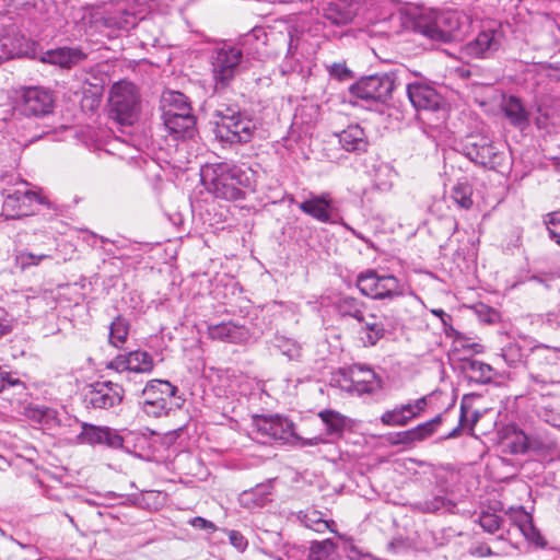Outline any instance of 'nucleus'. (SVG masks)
Segmentation results:
<instances>
[{"label": "nucleus", "mask_w": 560, "mask_h": 560, "mask_svg": "<svg viewBox=\"0 0 560 560\" xmlns=\"http://www.w3.org/2000/svg\"><path fill=\"white\" fill-rule=\"evenodd\" d=\"M139 20L133 2L118 0L80 8L77 25L86 36L114 37L133 28Z\"/></svg>", "instance_id": "f257e3e1"}, {"label": "nucleus", "mask_w": 560, "mask_h": 560, "mask_svg": "<svg viewBox=\"0 0 560 560\" xmlns=\"http://www.w3.org/2000/svg\"><path fill=\"white\" fill-rule=\"evenodd\" d=\"M201 182L208 192L215 198L234 201L245 197L244 189L250 187L252 177L248 170L236 164L221 162L203 166Z\"/></svg>", "instance_id": "f03ea898"}, {"label": "nucleus", "mask_w": 560, "mask_h": 560, "mask_svg": "<svg viewBox=\"0 0 560 560\" xmlns=\"http://www.w3.org/2000/svg\"><path fill=\"white\" fill-rule=\"evenodd\" d=\"M141 96L137 85L128 80L115 82L108 93V115L121 126H131L140 113Z\"/></svg>", "instance_id": "7ed1b4c3"}, {"label": "nucleus", "mask_w": 560, "mask_h": 560, "mask_svg": "<svg viewBox=\"0 0 560 560\" xmlns=\"http://www.w3.org/2000/svg\"><path fill=\"white\" fill-rule=\"evenodd\" d=\"M243 51L241 48L224 44L215 47L210 56L214 91H223L231 85L241 71Z\"/></svg>", "instance_id": "20e7f679"}, {"label": "nucleus", "mask_w": 560, "mask_h": 560, "mask_svg": "<svg viewBox=\"0 0 560 560\" xmlns=\"http://www.w3.org/2000/svg\"><path fill=\"white\" fill-rule=\"evenodd\" d=\"M177 388L167 381L153 380L143 388L142 410L150 417L166 416L172 409L179 408L183 399L176 396Z\"/></svg>", "instance_id": "39448f33"}, {"label": "nucleus", "mask_w": 560, "mask_h": 560, "mask_svg": "<svg viewBox=\"0 0 560 560\" xmlns=\"http://www.w3.org/2000/svg\"><path fill=\"white\" fill-rule=\"evenodd\" d=\"M217 136L231 144L247 143L254 137L256 124L247 116L232 108L218 110Z\"/></svg>", "instance_id": "423d86ee"}, {"label": "nucleus", "mask_w": 560, "mask_h": 560, "mask_svg": "<svg viewBox=\"0 0 560 560\" xmlns=\"http://www.w3.org/2000/svg\"><path fill=\"white\" fill-rule=\"evenodd\" d=\"M335 381L339 386L349 392L361 396L363 394H375L382 389V378L373 369L363 364H353L347 369L340 370Z\"/></svg>", "instance_id": "0eeeda50"}, {"label": "nucleus", "mask_w": 560, "mask_h": 560, "mask_svg": "<svg viewBox=\"0 0 560 560\" xmlns=\"http://www.w3.org/2000/svg\"><path fill=\"white\" fill-rule=\"evenodd\" d=\"M462 16L458 12L446 11L435 13L428 21L418 22L421 34L436 42H451L462 33Z\"/></svg>", "instance_id": "6e6552de"}, {"label": "nucleus", "mask_w": 560, "mask_h": 560, "mask_svg": "<svg viewBox=\"0 0 560 560\" xmlns=\"http://www.w3.org/2000/svg\"><path fill=\"white\" fill-rule=\"evenodd\" d=\"M360 292L373 299H393L404 294V285L394 276H380L374 270H366L357 278Z\"/></svg>", "instance_id": "1a4fd4ad"}, {"label": "nucleus", "mask_w": 560, "mask_h": 560, "mask_svg": "<svg viewBox=\"0 0 560 560\" xmlns=\"http://www.w3.org/2000/svg\"><path fill=\"white\" fill-rule=\"evenodd\" d=\"M464 154L476 164L495 168L503 162V152L485 135L468 136L463 144Z\"/></svg>", "instance_id": "9d476101"}, {"label": "nucleus", "mask_w": 560, "mask_h": 560, "mask_svg": "<svg viewBox=\"0 0 560 560\" xmlns=\"http://www.w3.org/2000/svg\"><path fill=\"white\" fill-rule=\"evenodd\" d=\"M395 90V80L389 74L362 78L350 88L352 96L368 103H386Z\"/></svg>", "instance_id": "9b49d317"}, {"label": "nucleus", "mask_w": 560, "mask_h": 560, "mask_svg": "<svg viewBox=\"0 0 560 560\" xmlns=\"http://www.w3.org/2000/svg\"><path fill=\"white\" fill-rule=\"evenodd\" d=\"M254 430L262 443L278 441L282 444H294V423L279 415L256 416Z\"/></svg>", "instance_id": "f8f14e48"}, {"label": "nucleus", "mask_w": 560, "mask_h": 560, "mask_svg": "<svg viewBox=\"0 0 560 560\" xmlns=\"http://www.w3.org/2000/svg\"><path fill=\"white\" fill-rule=\"evenodd\" d=\"M175 101L182 102L178 110L167 108L164 112V127L175 140L191 138L195 135L196 118L191 114V107L184 94L175 95Z\"/></svg>", "instance_id": "ddd939ff"}, {"label": "nucleus", "mask_w": 560, "mask_h": 560, "mask_svg": "<svg viewBox=\"0 0 560 560\" xmlns=\"http://www.w3.org/2000/svg\"><path fill=\"white\" fill-rule=\"evenodd\" d=\"M33 202L54 208L47 197L32 190H14L3 201V211L12 219L30 215Z\"/></svg>", "instance_id": "4468645a"}, {"label": "nucleus", "mask_w": 560, "mask_h": 560, "mask_svg": "<svg viewBox=\"0 0 560 560\" xmlns=\"http://www.w3.org/2000/svg\"><path fill=\"white\" fill-rule=\"evenodd\" d=\"M21 100L22 113L34 117L50 114L55 103L51 92L39 86L23 89Z\"/></svg>", "instance_id": "2eb2a0df"}, {"label": "nucleus", "mask_w": 560, "mask_h": 560, "mask_svg": "<svg viewBox=\"0 0 560 560\" xmlns=\"http://www.w3.org/2000/svg\"><path fill=\"white\" fill-rule=\"evenodd\" d=\"M124 397L122 387L114 382H98L91 386L85 401L93 408L109 409L118 406Z\"/></svg>", "instance_id": "dca6fc26"}, {"label": "nucleus", "mask_w": 560, "mask_h": 560, "mask_svg": "<svg viewBox=\"0 0 560 560\" xmlns=\"http://www.w3.org/2000/svg\"><path fill=\"white\" fill-rule=\"evenodd\" d=\"M407 95L417 110L435 112L442 104L441 95L429 84L413 82L407 85Z\"/></svg>", "instance_id": "f3484780"}, {"label": "nucleus", "mask_w": 560, "mask_h": 560, "mask_svg": "<svg viewBox=\"0 0 560 560\" xmlns=\"http://www.w3.org/2000/svg\"><path fill=\"white\" fill-rule=\"evenodd\" d=\"M108 369L117 372L149 373L153 369V358L145 351H130L127 354L117 355L109 362Z\"/></svg>", "instance_id": "a211bd4d"}, {"label": "nucleus", "mask_w": 560, "mask_h": 560, "mask_svg": "<svg viewBox=\"0 0 560 560\" xmlns=\"http://www.w3.org/2000/svg\"><path fill=\"white\" fill-rule=\"evenodd\" d=\"M78 439L81 443L90 445L104 444L113 448H119L124 443V439L115 430L89 423L82 424V431Z\"/></svg>", "instance_id": "6ab92c4d"}, {"label": "nucleus", "mask_w": 560, "mask_h": 560, "mask_svg": "<svg viewBox=\"0 0 560 560\" xmlns=\"http://www.w3.org/2000/svg\"><path fill=\"white\" fill-rule=\"evenodd\" d=\"M501 34L495 30L480 32L477 37L465 46V54L474 58H486L499 49Z\"/></svg>", "instance_id": "aec40b11"}, {"label": "nucleus", "mask_w": 560, "mask_h": 560, "mask_svg": "<svg viewBox=\"0 0 560 560\" xmlns=\"http://www.w3.org/2000/svg\"><path fill=\"white\" fill-rule=\"evenodd\" d=\"M299 208L302 212L319 222H331L334 205L329 192L311 195L308 199L300 203Z\"/></svg>", "instance_id": "412c9836"}, {"label": "nucleus", "mask_w": 560, "mask_h": 560, "mask_svg": "<svg viewBox=\"0 0 560 560\" xmlns=\"http://www.w3.org/2000/svg\"><path fill=\"white\" fill-rule=\"evenodd\" d=\"M355 12V5L348 0H331L324 8L323 16L331 25L342 26L353 20Z\"/></svg>", "instance_id": "4be33fe9"}, {"label": "nucleus", "mask_w": 560, "mask_h": 560, "mask_svg": "<svg viewBox=\"0 0 560 560\" xmlns=\"http://www.w3.org/2000/svg\"><path fill=\"white\" fill-rule=\"evenodd\" d=\"M86 58L80 48L61 47L43 54L40 60L61 68H71Z\"/></svg>", "instance_id": "5701e85b"}, {"label": "nucleus", "mask_w": 560, "mask_h": 560, "mask_svg": "<svg viewBox=\"0 0 560 560\" xmlns=\"http://www.w3.org/2000/svg\"><path fill=\"white\" fill-rule=\"evenodd\" d=\"M56 258L55 250H32L28 247L14 250V264L21 271L40 266Z\"/></svg>", "instance_id": "b1692460"}, {"label": "nucleus", "mask_w": 560, "mask_h": 560, "mask_svg": "<svg viewBox=\"0 0 560 560\" xmlns=\"http://www.w3.org/2000/svg\"><path fill=\"white\" fill-rule=\"evenodd\" d=\"M209 335L212 339L240 343L247 339L248 331L245 327L233 323H221L209 327Z\"/></svg>", "instance_id": "393cba45"}, {"label": "nucleus", "mask_w": 560, "mask_h": 560, "mask_svg": "<svg viewBox=\"0 0 560 560\" xmlns=\"http://www.w3.org/2000/svg\"><path fill=\"white\" fill-rule=\"evenodd\" d=\"M24 413L43 430H51L58 424L57 411L44 405H30Z\"/></svg>", "instance_id": "a878e982"}, {"label": "nucleus", "mask_w": 560, "mask_h": 560, "mask_svg": "<svg viewBox=\"0 0 560 560\" xmlns=\"http://www.w3.org/2000/svg\"><path fill=\"white\" fill-rule=\"evenodd\" d=\"M339 143L348 152L365 151L368 142L364 130L358 125H351L339 135Z\"/></svg>", "instance_id": "bb28decb"}, {"label": "nucleus", "mask_w": 560, "mask_h": 560, "mask_svg": "<svg viewBox=\"0 0 560 560\" xmlns=\"http://www.w3.org/2000/svg\"><path fill=\"white\" fill-rule=\"evenodd\" d=\"M462 369L466 376L476 383H488L493 377L492 368L478 360H465L462 364Z\"/></svg>", "instance_id": "cd10ccee"}, {"label": "nucleus", "mask_w": 560, "mask_h": 560, "mask_svg": "<svg viewBox=\"0 0 560 560\" xmlns=\"http://www.w3.org/2000/svg\"><path fill=\"white\" fill-rule=\"evenodd\" d=\"M318 417L323 421L326 434L329 436L340 438L347 427V418L340 412L331 409H325L318 412Z\"/></svg>", "instance_id": "c85d7f7f"}, {"label": "nucleus", "mask_w": 560, "mask_h": 560, "mask_svg": "<svg viewBox=\"0 0 560 560\" xmlns=\"http://www.w3.org/2000/svg\"><path fill=\"white\" fill-rule=\"evenodd\" d=\"M503 112L513 126L523 129L528 125V114L515 96H510L504 101Z\"/></svg>", "instance_id": "c756f323"}, {"label": "nucleus", "mask_w": 560, "mask_h": 560, "mask_svg": "<svg viewBox=\"0 0 560 560\" xmlns=\"http://www.w3.org/2000/svg\"><path fill=\"white\" fill-rule=\"evenodd\" d=\"M336 307L340 315L350 316L358 322L364 320L363 303L358 299L349 295H342L338 299Z\"/></svg>", "instance_id": "7c9ffc66"}, {"label": "nucleus", "mask_w": 560, "mask_h": 560, "mask_svg": "<svg viewBox=\"0 0 560 560\" xmlns=\"http://www.w3.org/2000/svg\"><path fill=\"white\" fill-rule=\"evenodd\" d=\"M128 335V320L121 316H117L109 326V343L116 348H120L127 341Z\"/></svg>", "instance_id": "2f4dec72"}, {"label": "nucleus", "mask_w": 560, "mask_h": 560, "mask_svg": "<svg viewBox=\"0 0 560 560\" xmlns=\"http://www.w3.org/2000/svg\"><path fill=\"white\" fill-rule=\"evenodd\" d=\"M472 187L467 180L458 182L452 189V199L463 209L472 206Z\"/></svg>", "instance_id": "473e14b6"}, {"label": "nucleus", "mask_w": 560, "mask_h": 560, "mask_svg": "<svg viewBox=\"0 0 560 560\" xmlns=\"http://www.w3.org/2000/svg\"><path fill=\"white\" fill-rule=\"evenodd\" d=\"M273 346L278 348L283 355L288 357L289 360H298L301 355V346L295 340L285 336L276 335Z\"/></svg>", "instance_id": "72a5a7b5"}, {"label": "nucleus", "mask_w": 560, "mask_h": 560, "mask_svg": "<svg viewBox=\"0 0 560 560\" xmlns=\"http://www.w3.org/2000/svg\"><path fill=\"white\" fill-rule=\"evenodd\" d=\"M442 423V417L436 416L435 418L431 419L430 421L423 422L411 430L412 434V441L421 442L425 439L430 438L438 429V427Z\"/></svg>", "instance_id": "f704fd0d"}, {"label": "nucleus", "mask_w": 560, "mask_h": 560, "mask_svg": "<svg viewBox=\"0 0 560 560\" xmlns=\"http://www.w3.org/2000/svg\"><path fill=\"white\" fill-rule=\"evenodd\" d=\"M301 521L307 528L317 533H324L329 529L328 522L324 520L322 513L316 510L304 513L303 516H301Z\"/></svg>", "instance_id": "c9c22d12"}, {"label": "nucleus", "mask_w": 560, "mask_h": 560, "mask_svg": "<svg viewBox=\"0 0 560 560\" xmlns=\"http://www.w3.org/2000/svg\"><path fill=\"white\" fill-rule=\"evenodd\" d=\"M281 39L285 48V57L293 58L295 56L300 43L299 28L295 25H289L287 27V33L281 35Z\"/></svg>", "instance_id": "e433bc0d"}, {"label": "nucleus", "mask_w": 560, "mask_h": 560, "mask_svg": "<svg viewBox=\"0 0 560 560\" xmlns=\"http://www.w3.org/2000/svg\"><path fill=\"white\" fill-rule=\"evenodd\" d=\"M427 406H428V399L425 396L418 398L413 401L399 405V407L402 411V415L408 418V423L412 419L419 417L425 410Z\"/></svg>", "instance_id": "4c0bfd02"}, {"label": "nucleus", "mask_w": 560, "mask_h": 560, "mask_svg": "<svg viewBox=\"0 0 560 560\" xmlns=\"http://www.w3.org/2000/svg\"><path fill=\"white\" fill-rule=\"evenodd\" d=\"M381 422L388 427H404L408 424V418L402 415V411L398 405L392 410H386L381 416Z\"/></svg>", "instance_id": "58836bf2"}, {"label": "nucleus", "mask_w": 560, "mask_h": 560, "mask_svg": "<svg viewBox=\"0 0 560 560\" xmlns=\"http://www.w3.org/2000/svg\"><path fill=\"white\" fill-rule=\"evenodd\" d=\"M330 540L315 541L312 544L308 552V560H326L332 549Z\"/></svg>", "instance_id": "ea45409f"}, {"label": "nucleus", "mask_w": 560, "mask_h": 560, "mask_svg": "<svg viewBox=\"0 0 560 560\" xmlns=\"http://www.w3.org/2000/svg\"><path fill=\"white\" fill-rule=\"evenodd\" d=\"M501 357L508 365L515 366L522 361V349L517 343L510 342L502 348Z\"/></svg>", "instance_id": "a19ab883"}, {"label": "nucleus", "mask_w": 560, "mask_h": 560, "mask_svg": "<svg viewBox=\"0 0 560 560\" xmlns=\"http://www.w3.org/2000/svg\"><path fill=\"white\" fill-rule=\"evenodd\" d=\"M370 318L371 319H375V316L374 315H370ZM366 331H368V336H366V339H368V342L370 345H375L376 341L383 336L384 334V327L382 324L380 323H376L375 320H368L364 318L363 322H361Z\"/></svg>", "instance_id": "79ce46f5"}, {"label": "nucleus", "mask_w": 560, "mask_h": 560, "mask_svg": "<svg viewBox=\"0 0 560 560\" xmlns=\"http://www.w3.org/2000/svg\"><path fill=\"white\" fill-rule=\"evenodd\" d=\"M480 526L488 533H494L500 528V517L490 512H482L479 516Z\"/></svg>", "instance_id": "37998d69"}, {"label": "nucleus", "mask_w": 560, "mask_h": 560, "mask_svg": "<svg viewBox=\"0 0 560 560\" xmlns=\"http://www.w3.org/2000/svg\"><path fill=\"white\" fill-rule=\"evenodd\" d=\"M446 500L443 497H433L432 499L416 503V508L421 512L434 513L444 508Z\"/></svg>", "instance_id": "c03bdc74"}, {"label": "nucleus", "mask_w": 560, "mask_h": 560, "mask_svg": "<svg viewBox=\"0 0 560 560\" xmlns=\"http://www.w3.org/2000/svg\"><path fill=\"white\" fill-rule=\"evenodd\" d=\"M545 224L547 226L549 237L552 240L560 233V211L551 212L546 215Z\"/></svg>", "instance_id": "a18cd8bd"}, {"label": "nucleus", "mask_w": 560, "mask_h": 560, "mask_svg": "<svg viewBox=\"0 0 560 560\" xmlns=\"http://www.w3.org/2000/svg\"><path fill=\"white\" fill-rule=\"evenodd\" d=\"M520 530L528 541L534 542L537 546L544 545L542 537L540 536L538 529L534 526L533 520L523 525V528Z\"/></svg>", "instance_id": "49530a36"}, {"label": "nucleus", "mask_w": 560, "mask_h": 560, "mask_svg": "<svg viewBox=\"0 0 560 560\" xmlns=\"http://www.w3.org/2000/svg\"><path fill=\"white\" fill-rule=\"evenodd\" d=\"M510 518L518 529L523 528V525L533 520L532 515L527 513L523 508L512 510L510 513Z\"/></svg>", "instance_id": "de8ad7c7"}, {"label": "nucleus", "mask_w": 560, "mask_h": 560, "mask_svg": "<svg viewBox=\"0 0 560 560\" xmlns=\"http://www.w3.org/2000/svg\"><path fill=\"white\" fill-rule=\"evenodd\" d=\"M387 441L392 445L413 444L411 430L389 434V436L387 438Z\"/></svg>", "instance_id": "09e8293b"}, {"label": "nucleus", "mask_w": 560, "mask_h": 560, "mask_svg": "<svg viewBox=\"0 0 560 560\" xmlns=\"http://www.w3.org/2000/svg\"><path fill=\"white\" fill-rule=\"evenodd\" d=\"M230 544L235 547L238 551H244L247 548L248 541L244 535L237 530H229Z\"/></svg>", "instance_id": "8fccbe9b"}, {"label": "nucleus", "mask_w": 560, "mask_h": 560, "mask_svg": "<svg viewBox=\"0 0 560 560\" xmlns=\"http://www.w3.org/2000/svg\"><path fill=\"white\" fill-rule=\"evenodd\" d=\"M38 238H44V240L40 242L34 241L33 243L27 244L26 247H28L32 250L35 249V250H55V253L57 252V249L54 247V242L49 236L39 235Z\"/></svg>", "instance_id": "3c124183"}, {"label": "nucleus", "mask_w": 560, "mask_h": 560, "mask_svg": "<svg viewBox=\"0 0 560 560\" xmlns=\"http://www.w3.org/2000/svg\"><path fill=\"white\" fill-rule=\"evenodd\" d=\"M12 329V318L8 312L0 307V338L8 335Z\"/></svg>", "instance_id": "603ef678"}, {"label": "nucleus", "mask_w": 560, "mask_h": 560, "mask_svg": "<svg viewBox=\"0 0 560 560\" xmlns=\"http://www.w3.org/2000/svg\"><path fill=\"white\" fill-rule=\"evenodd\" d=\"M323 443H326V440L323 439L322 436L304 439V438L299 436L296 433H294V444L293 445H299L301 447H304V446H316V445H319Z\"/></svg>", "instance_id": "864d4df0"}, {"label": "nucleus", "mask_w": 560, "mask_h": 560, "mask_svg": "<svg viewBox=\"0 0 560 560\" xmlns=\"http://www.w3.org/2000/svg\"><path fill=\"white\" fill-rule=\"evenodd\" d=\"M20 384V380L16 377H12L11 374L0 368V392L3 390L7 386H15Z\"/></svg>", "instance_id": "5fc2aeb1"}, {"label": "nucleus", "mask_w": 560, "mask_h": 560, "mask_svg": "<svg viewBox=\"0 0 560 560\" xmlns=\"http://www.w3.org/2000/svg\"><path fill=\"white\" fill-rule=\"evenodd\" d=\"M466 417H467V411H466V408L464 405L460 406V416H459V423L458 425L453 429L444 439L445 440H448V439H454V438H457L460 432H462V429L463 427L465 425V421H466Z\"/></svg>", "instance_id": "6e6d98bb"}, {"label": "nucleus", "mask_w": 560, "mask_h": 560, "mask_svg": "<svg viewBox=\"0 0 560 560\" xmlns=\"http://www.w3.org/2000/svg\"><path fill=\"white\" fill-rule=\"evenodd\" d=\"M190 524H191V526H194L195 528H198V529H211V530L217 529L215 525L212 522H210L203 517H200V516L194 517L190 521Z\"/></svg>", "instance_id": "4d7b16f0"}, {"label": "nucleus", "mask_w": 560, "mask_h": 560, "mask_svg": "<svg viewBox=\"0 0 560 560\" xmlns=\"http://www.w3.org/2000/svg\"><path fill=\"white\" fill-rule=\"evenodd\" d=\"M329 72L331 75L342 80L349 74L348 68L342 63H334L329 68Z\"/></svg>", "instance_id": "13d9d810"}, {"label": "nucleus", "mask_w": 560, "mask_h": 560, "mask_svg": "<svg viewBox=\"0 0 560 560\" xmlns=\"http://www.w3.org/2000/svg\"><path fill=\"white\" fill-rule=\"evenodd\" d=\"M8 42V38L0 39V63L13 56V51L10 49Z\"/></svg>", "instance_id": "bf43d9fd"}, {"label": "nucleus", "mask_w": 560, "mask_h": 560, "mask_svg": "<svg viewBox=\"0 0 560 560\" xmlns=\"http://www.w3.org/2000/svg\"><path fill=\"white\" fill-rule=\"evenodd\" d=\"M536 353L537 354H545V358L547 359H550V360H558V357H557V351L549 348L548 346H538L536 348Z\"/></svg>", "instance_id": "052dcab7"}, {"label": "nucleus", "mask_w": 560, "mask_h": 560, "mask_svg": "<svg viewBox=\"0 0 560 560\" xmlns=\"http://www.w3.org/2000/svg\"><path fill=\"white\" fill-rule=\"evenodd\" d=\"M529 381H530V388L532 390H536V387L539 386L540 388H542L548 382L542 378L540 375H534V374H530L529 375Z\"/></svg>", "instance_id": "680f3d73"}, {"label": "nucleus", "mask_w": 560, "mask_h": 560, "mask_svg": "<svg viewBox=\"0 0 560 560\" xmlns=\"http://www.w3.org/2000/svg\"><path fill=\"white\" fill-rule=\"evenodd\" d=\"M550 77L557 81H560V61L549 65Z\"/></svg>", "instance_id": "e2e57ef3"}, {"label": "nucleus", "mask_w": 560, "mask_h": 560, "mask_svg": "<svg viewBox=\"0 0 560 560\" xmlns=\"http://www.w3.org/2000/svg\"><path fill=\"white\" fill-rule=\"evenodd\" d=\"M178 93H179V92H176V93H173V94H172V104L170 105V107H168V108H173V109H175V110H178V107H180L182 102H178V101L176 102V101H175V95H176V94H178Z\"/></svg>", "instance_id": "0e129e2a"}, {"label": "nucleus", "mask_w": 560, "mask_h": 560, "mask_svg": "<svg viewBox=\"0 0 560 560\" xmlns=\"http://www.w3.org/2000/svg\"><path fill=\"white\" fill-rule=\"evenodd\" d=\"M479 550H480V553H481L482 556L491 555V553H492V552H491V549H490L489 547H480V548H479Z\"/></svg>", "instance_id": "69168bd1"}, {"label": "nucleus", "mask_w": 560, "mask_h": 560, "mask_svg": "<svg viewBox=\"0 0 560 560\" xmlns=\"http://www.w3.org/2000/svg\"><path fill=\"white\" fill-rule=\"evenodd\" d=\"M552 240L560 246V233L559 236H555Z\"/></svg>", "instance_id": "338daca9"}, {"label": "nucleus", "mask_w": 560, "mask_h": 560, "mask_svg": "<svg viewBox=\"0 0 560 560\" xmlns=\"http://www.w3.org/2000/svg\"><path fill=\"white\" fill-rule=\"evenodd\" d=\"M433 313H434L435 315H439V316H441V315H443V314H444V312H443L442 310L433 311Z\"/></svg>", "instance_id": "774afa93"}]
</instances>
